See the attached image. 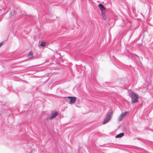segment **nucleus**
<instances>
[{"label": "nucleus", "mask_w": 153, "mask_h": 153, "mask_svg": "<svg viewBox=\"0 0 153 153\" xmlns=\"http://www.w3.org/2000/svg\"><path fill=\"white\" fill-rule=\"evenodd\" d=\"M112 114V112L111 111H109L107 113L106 116L103 122V124L106 123L110 120Z\"/></svg>", "instance_id": "1"}, {"label": "nucleus", "mask_w": 153, "mask_h": 153, "mask_svg": "<svg viewBox=\"0 0 153 153\" xmlns=\"http://www.w3.org/2000/svg\"><path fill=\"white\" fill-rule=\"evenodd\" d=\"M124 135V134L123 133H120L115 136V137L116 138H120L123 137Z\"/></svg>", "instance_id": "7"}, {"label": "nucleus", "mask_w": 153, "mask_h": 153, "mask_svg": "<svg viewBox=\"0 0 153 153\" xmlns=\"http://www.w3.org/2000/svg\"><path fill=\"white\" fill-rule=\"evenodd\" d=\"M41 71V70H39V71Z\"/></svg>", "instance_id": "13"}, {"label": "nucleus", "mask_w": 153, "mask_h": 153, "mask_svg": "<svg viewBox=\"0 0 153 153\" xmlns=\"http://www.w3.org/2000/svg\"><path fill=\"white\" fill-rule=\"evenodd\" d=\"M59 113L58 112L56 111V112H54L53 111H52L51 113V116L50 117H47L46 118V120H50L53 119Z\"/></svg>", "instance_id": "3"}, {"label": "nucleus", "mask_w": 153, "mask_h": 153, "mask_svg": "<svg viewBox=\"0 0 153 153\" xmlns=\"http://www.w3.org/2000/svg\"><path fill=\"white\" fill-rule=\"evenodd\" d=\"M131 102L132 103H134L137 102L138 100V95L135 93L132 92L131 93Z\"/></svg>", "instance_id": "2"}, {"label": "nucleus", "mask_w": 153, "mask_h": 153, "mask_svg": "<svg viewBox=\"0 0 153 153\" xmlns=\"http://www.w3.org/2000/svg\"><path fill=\"white\" fill-rule=\"evenodd\" d=\"M46 43L44 42H42L40 44V46L44 47L45 46Z\"/></svg>", "instance_id": "10"}, {"label": "nucleus", "mask_w": 153, "mask_h": 153, "mask_svg": "<svg viewBox=\"0 0 153 153\" xmlns=\"http://www.w3.org/2000/svg\"><path fill=\"white\" fill-rule=\"evenodd\" d=\"M100 9L101 12L105 11V9L104 6L101 4H98Z\"/></svg>", "instance_id": "6"}, {"label": "nucleus", "mask_w": 153, "mask_h": 153, "mask_svg": "<svg viewBox=\"0 0 153 153\" xmlns=\"http://www.w3.org/2000/svg\"><path fill=\"white\" fill-rule=\"evenodd\" d=\"M68 98L70 99V104H72L74 103L76 101V97H68Z\"/></svg>", "instance_id": "4"}, {"label": "nucleus", "mask_w": 153, "mask_h": 153, "mask_svg": "<svg viewBox=\"0 0 153 153\" xmlns=\"http://www.w3.org/2000/svg\"><path fill=\"white\" fill-rule=\"evenodd\" d=\"M3 43H0V47H1V46L3 45Z\"/></svg>", "instance_id": "11"}, {"label": "nucleus", "mask_w": 153, "mask_h": 153, "mask_svg": "<svg viewBox=\"0 0 153 153\" xmlns=\"http://www.w3.org/2000/svg\"><path fill=\"white\" fill-rule=\"evenodd\" d=\"M101 13H102V17L105 20H106V16L105 14V11L101 12Z\"/></svg>", "instance_id": "8"}, {"label": "nucleus", "mask_w": 153, "mask_h": 153, "mask_svg": "<svg viewBox=\"0 0 153 153\" xmlns=\"http://www.w3.org/2000/svg\"><path fill=\"white\" fill-rule=\"evenodd\" d=\"M33 55V53L32 52H29L28 56V57L29 58H31L32 57Z\"/></svg>", "instance_id": "9"}, {"label": "nucleus", "mask_w": 153, "mask_h": 153, "mask_svg": "<svg viewBox=\"0 0 153 153\" xmlns=\"http://www.w3.org/2000/svg\"><path fill=\"white\" fill-rule=\"evenodd\" d=\"M128 113V112H125L123 113H122L119 117L118 120L120 121L122 120L123 117L126 115V114Z\"/></svg>", "instance_id": "5"}, {"label": "nucleus", "mask_w": 153, "mask_h": 153, "mask_svg": "<svg viewBox=\"0 0 153 153\" xmlns=\"http://www.w3.org/2000/svg\"><path fill=\"white\" fill-rule=\"evenodd\" d=\"M39 48H40V46H39Z\"/></svg>", "instance_id": "12"}]
</instances>
